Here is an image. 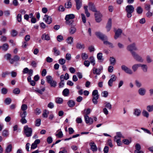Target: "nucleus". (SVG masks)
Here are the masks:
<instances>
[{"instance_id":"72a5a7b5","label":"nucleus","mask_w":153,"mask_h":153,"mask_svg":"<svg viewBox=\"0 0 153 153\" xmlns=\"http://www.w3.org/2000/svg\"><path fill=\"white\" fill-rule=\"evenodd\" d=\"M11 57V54L9 53H7L4 56V58L7 60H9V61L10 60Z\"/></svg>"},{"instance_id":"b1692460","label":"nucleus","mask_w":153,"mask_h":153,"mask_svg":"<svg viewBox=\"0 0 153 153\" xmlns=\"http://www.w3.org/2000/svg\"><path fill=\"white\" fill-rule=\"evenodd\" d=\"M92 95L93 97V98H99V96L98 91L96 90H94L92 92Z\"/></svg>"},{"instance_id":"3c124183","label":"nucleus","mask_w":153,"mask_h":153,"mask_svg":"<svg viewBox=\"0 0 153 153\" xmlns=\"http://www.w3.org/2000/svg\"><path fill=\"white\" fill-rule=\"evenodd\" d=\"M47 81L48 83H50V82L53 80L52 77L50 76H48L46 77Z\"/></svg>"},{"instance_id":"cd10ccee","label":"nucleus","mask_w":153,"mask_h":153,"mask_svg":"<svg viewBox=\"0 0 153 153\" xmlns=\"http://www.w3.org/2000/svg\"><path fill=\"white\" fill-rule=\"evenodd\" d=\"M12 146L11 144L8 145L6 148L5 150V152L8 153L10 152L12 150Z\"/></svg>"},{"instance_id":"423d86ee","label":"nucleus","mask_w":153,"mask_h":153,"mask_svg":"<svg viewBox=\"0 0 153 153\" xmlns=\"http://www.w3.org/2000/svg\"><path fill=\"white\" fill-rule=\"evenodd\" d=\"M121 68L122 70L127 74H133V72L126 65H122Z\"/></svg>"},{"instance_id":"9d476101","label":"nucleus","mask_w":153,"mask_h":153,"mask_svg":"<svg viewBox=\"0 0 153 153\" xmlns=\"http://www.w3.org/2000/svg\"><path fill=\"white\" fill-rule=\"evenodd\" d=\"M24 131L25 134H32V130L31 128L26 125L24 128Z\"/></svg>"},{"instance_id":"f8f14e48","label":"nucleus","mask_w":153,"mask_h":153,"mask_svg":"<svg viewBox=\"0 0 153 153\" xmlns=\"http://www.w3.org/2000/svg\"><path fill=\"white\" fill-rule=\"evenodd\" d=\"M138 92L140 95L144 96L146 94V90L144 88H140L138 89Z\"/></svg>"},{"instance_id":"e433bc0d","label":"nucleus","mask_w":153,"mask_h":153,"mask_svg":"<svg viewBox=\"0 0 153 153\" xmlns=\"http://www.w3.org/2000/svg\"><path fill=\"white\" fill-rule=\"evenodd\" d=\"M67 103L68 106L70 107H73L75 105L74 102L72 100L69 101Z\"/></svg>"},{"instance_id":"412c9836","label":"nucleus","mask_w":153,"mask_h":153,"mask_svg":"<svg viewBox=\"0 0 153 153\" xmlns=\"http://www.w3.org/2000/svg\"><path fill=\"white\" fill-rule=\"evenodd\" d=\"M38 144V139H36L34 142L32 143L31 145V149H35L37 146V144Z\"/></svg>"},{"instance_id":"ddd939ff","label":"nucleus","mask_w":153,"mask_h":153,"mask_svg":"<svg viewBox=\"0 0 153 153\" xmlns=\"http://www.w3.org/2000/svg\"><path fill=\"white\" fill-rule=\"evenodd\" d=\"M112 20L111 19H109L107 24L106 28L107 32H109L111 29Z\"/></svg>"},{"instance_id":"052dcab7","label":"nucleus","mask_w":153,"mask_h":153,"mask_svg":"<svg viewBox=\"0 0 153 153\" xmlns=\"http://www.w3.org/2000/svg\"><path fill=\"white\" fill-rule=\"evenodd\" d=\"M65 60L64 59H61L59 60V63L61 65H63L65 63Z\"/></svg>"},{"instance_id":"8fccbe9b","label":"nucleus","mask_w":153,"mask_h":153,"mask_svg":"<svg viewBox=\"0 0 153 153\" xmlns=\"http://www.w3.org/2000/svg\"><path fill=\"white\" fill-rule=\"evenodd\" d=\"M7 40V37L4 36H1L0 38V41L1 42H5Z\"/></svg>"},{"instance_id":"c03bdc74","label":"nucleus","mask_w":153,"mask_h":153,"mask_svg":"<svg viewBox=\"0 0 153 153\" xmlns=\"http://www.w3.org/2000/svg\"><path fill=\"white\" fill-rule=\"evenodd\" d=\"M20 91L19 88H16L14 89L13 91V93L15 94H19L20 93Z\"/></svg>"},{"instance_id":"f3484780","label":"nucleus","mask_w":153,"mask_h":153,"mask_svg":"<svg viewBox=\"0 0 153 153\" xmlns=\"http://www.w3.org/2000/svg\"><path fill=\"white\" fill-rule=\"evenodd\" d=\"M76 4V8L77 10H79L80 9L82 6V0H74Z\"/></svg>"},{"instance_id":"a18cd8bd","label":"nucleus","mask_w":153,"mask_h":153,"mask_svg":"<svg viewBox=\"0 0 153 153\" xmlns=\"http://www.w3.org/2000/svg\"><path fill=\"white\" fill-rule=\"evenodd\" d=\"M27 115L26 111L21 112L20 113V117L22 118H25Z\"/></svg>"},{"instance_id":"774afa93","label":"nucleus","mask_w":153,"mask_h":153,"mask_svg":"<svg viewBox=\"0 0 153 153\" xmlns=\"http://www.w3.org/2000/svg\"><path fill=\"white\" fill-rule=\"evenodd\" d=\"M123 84L124 82L123 80L120 81L118 83V88H120L123 85Z\"/></svg>"},{"instance_id":"69168bd1","label":"nucleus","mask_w":153,"mask_h":153,"mask_svg":"<svg viewBox=\"0 0 153 153\" xmlns=\"http://www.w3.org/2000/svg\"><path fill=\"white\" fill-rule=\"evenodd\" d=\"M105 107L109 109H111V105L110 103L106 102L105 103Z\"/></svg>"},{"instance_id":"39448f33","label":"nucleus","mask_w":153,"mask_h":153,"mask_svg":"<svg viewBox=\"0 0 153 153\" xmlns=\"http://www.w3.org/2000/svg\"><path fill=\"white\" fill-rule=\"evenodd\" d=\"M127 49L130 52L131 55H132L133 52H135L133 51V50L137 51L138 50V49L134 43H133L128 45L127 47Z\"/></svg>"},{"instance_id":"a878e982","label":"nucleus","mask_w":153,"mask_h":153,"mask_svg":"<svg viewBox=\"0 0 153 153\" xmlns=\"http://www.w3.org/2000/svg\"><path fill=\"white\" fill-rule=\"evenodd\" d=\"M76 47L78 49H84L85 48V45L83 44L77 43L76 44Z\"/></svg>"},{"instance_id":"6ab92c4d","label":"nucleus","mask_w":153,"mask_h":153,"mask_svg":"<svg viewBox=\"0 0 153 153\" xmlns=\"http://www.w3.org/2000/svg\"><path fill=\"white\" fill-rule=\"evenodd\" d=\"M122 31L121 29H118L116 32L115 33V35L114 36V38L115 39H117L121 34Z\"/></svg>"},{"instance_id":"4468645a","label":"nucleus","mask_w":153,"mask_h":153,"mask_svg":"<svg viewBox=\"0 0 153 153\" xmlns=\"http://www.w3.org/2000/svg\"><path fill=\"white\" fill-rule=\"evenodd\" d=\"M90 149L93 152H96L97 150V147L95 143L93 142H90L89 143Z\"/></svg>"},{"instance_id":"20e7f679","label":"nucleus","mask_w":153,"mask_h":153,"mask_svg":"<svg viewBox=\"0 0 153 153\" xmlns=\"http://www.w3.org/2000/svg\"><path fill=\"white\" fill-rule=\"evenodd\" d=\"M132 56L134 59L138 62H143L144 61V59L142 57L136 52H133Z\"/></svg>"},{"instance_id":"f704fd0d","label":"nucleus","mask_w":153,"mask_h":153,"mask_svg":"<svg viewBox=\"0 0 153 153\" xmlns=\"http://www.w3.org/2000/svg\"><path fill=\"white\" fill-rule=\"evenodd\" d=\"M97 57L99 60H101L102 61L103 60V59L102 58V54L101 53H97Z\"/></svg>"},{"instance_id":"0e129e2a","label":"nucleus","mask_w":153,"mask_h":153,"mask_svg":"<svg viewBox=\"0 0 153 153\" xmlns=\"http://www.w3.org/2000/svg\"><path fill=\"white\" fill-rule=\"evenodd\" d=\"M48 107L50 108H53L54 107V104L53 102H50L48 104Z\"/></svg>"},{"instance_id":"338daca9","label":"nucleus","mask_w":153,"mask_h":153,"mask_svg":"<svg viewBox=\"0 0 153 153\" xmlns=\"http://www.w3.org/2000/svg\"><path fill=\"white\" fill-rule=\"evenodd\" d=\"M71 55L70 53H67L65 56V58L67 60H70L71 59Z\"/></svg>"},{"instance_id":"bb28decb","label":"nucleus","mask_w":153,"mask_h":153,"mask_svg":"<svg viewBox=\"0 0 153 153\" xmlns=\"http://www.w3.org/2000/svg\"><path fill=\"white\" fill-rule=\"evenodd\" d=\"M9 48V45L7 43H4L2 46V49L3 51H6Z\"/></svg>"},{"instance_id":"de8ad7c7","label":"nucleus","mask_w":153,"mask_h":153,"mask_svg":"<svg viewBox=\"0 0 153 153\" xmlns=\"http://www.w3.org/2000/svg\"><path fill=\"white\" fill-rule=\"evenodd\" d=\"M17 32L14 30H13L11 33V35L13 37L16 36L17 35Z\"/></svg>"},{"instance_id":"9b49d317","label":"nucleus","mask_w":153,"mask_h":153,"mask_svg":"<svg viewBox=\"0 0 153 153\" xmlns=\"http://www.w3.org/2000/svg\"><path fill=\"white\" fill-rule=\"evenodd\" d=\"M44 21L48 24H50L52 22V18L51 16L45 15L43 18Z\"/></svg>"},{"instance_id":"c9c22d12","label":"nucleus","mask_w":153,"mask_h":153,"mask_svg":"<svg viewBox=\"0 0 153 153\" xmlns=\"http://www.w3.org/2000/svg\"><path fill=\"white\" fill-rule=\"evenodd\" d=\"M81 57L83 60H85L88 58V56L86 53H82L81 54Z\"/></svg>"},{"instance_id":"a19ab883","label":"nucleus","mask_w":153,"mask_h":153,"mask_svg":"<svg viewBox=\"0 0 153 153\" xmlns=\"http://www.w3.org/2000/svg\"><path fill=\"white\" fill-rule=\"evenodd\" d=\"M89 59L90 60V62L91 64H92L93 66L94 65L95 63V60L94 57L93 56H91L89 58Z\"/></svg>"},{"instance_id":"393cba45","label":"nucleus","mask_w":153,"mask_h":153,"mask_svg":"<svg viewBox=\"0 0 153 153\" xmlns=\"http://www.w3.org/2000/svg\"><path fill=\"white\" fill-rule=\"evenodd\" d=\"M65 8L68 9L71 8L72 7V4L70 0L67 1L66 3L65 4Z\"/></svg>"},{"instance_id":"6e6d98bb","label":"nucleus","mask_w":153,"mask_h":153,"mask_svg":"<svg viewBox=\"0 0 153 153\" xmlns=\"http://www.w3.org/2000/svg\"><path fill=\"white\" fill-rule=\"evenodd\" d=\"M135 85L138 88H140L141 87L142 84L141 82L138 81V80H136L135 82Z\"/></svg>"},{"instance_id":"f257e3e1","label":"nucleus","mask_w":153,"mask_h":153,"mask_svg":"<svg viewBox=\"0 0 153 153\" xmlns=\"http://www.w3.org/2000/svg\"><path fill=\"white\" fill-rule=\"evenodd\" d=\"M134 8L133 6L131 5L127 6L126 7L125 10L127 13V16L128 18H131L132 16V13L134 11Z\"/></svg>"},{"instance_id":"aec40b11","label":"nucleus","mask_w":153,"mask_h":153,"mask_svg":"<svg viewBox=\"0 0 153 153\" xmlns=\"http://www.w3.org/2000/svg\"><path fill=\"white\" fill-rule=\"evenodd\" d=\"M66 42L68 44L72 45L73 43V38L71 36H69L66 39Z\"/></svg>"},{"instance_id":"2eb2a0df","label":"nucleus","mask_w":153,"mask_h":153,"mask_svg":"<svg viewBox=\"0 0 153 153\" xmlns=\"http://www.w3.org/2000/svg\"><path fill=\"white\" fill-rule=\"evenodd\" d=\"M88 6L90 10L93 12H96V13L98 12V11H97L94 4L92 3L89 2L88 4Z\"/></svg>"},{"instance_id":"bf43d9fd","label":"nucleus","mask_w":153,"mask_h":153,"mask_svg":"<svg viewBox=\"0 0 153 153\" xmlns=\"http://www.w3.org/2000/svg\"><path fill=\"white\" fill-rule=\"evenodd\" d=\"M137 13L138 14H141L142 13L143 10L140 7H138L136 9Z\"/></svg>"},{"instance_id":"dca6fc26","label":"nucleus","mask_w":153,"mask_h":153,"mask_svg":"<svg viewBox=\"0 0 153 153\" xmlns=\"http://www.w3.org/2000/svg\"><path fill=\"white\" fill-rule=\"evenodd\" d=\"M141 111L140 109L135 108L134 110L133 114L135 116L138 117L141 114Z\"/></svg>"},{"instance_id":"13d9d810","label":"nucleus","mask_w":153,"mask_h":153,"mask_svg":"<svg viewBox=\"0 0 153 153\" xmlns=\"http://www.w3.org/2000/svg\"><path fill=\"white\" fill-rule=\"evenodd\" d=\"M49 112L47 110H45L43 114V117H47L48 114H49Z\"/></svg>"},{"instance_id":"c85d7f7f","label":"nucleus","mask_w":153,"mask_h":153,"mask_svg":"<svg viewBox=\"0 0 153 153\" xmlns=\"http://www.w3.org/2000/svg\"><path fill=\"white\" fill-rule=\"evenodd\" d=\"M93 73L94 74H96L98 75H99L101 72L99 70L96 68L95 67L93 68Z\"/></svg>"},{"instance_id":"f03ea898","label":"nucleus","mask_w":153,"mask_h":153,"mask_svg":"<svg viewBox=\"0 0 153 153\" xmlns=\"http://www.w3.org/2000/svg\"><path fill=\"white\" fill-rule=\"evenodd\" d=\"M95 34L98 37L103 41V43L104 44L106 45L108 44L110 42L107 40H105L107 39V37L106 36L99 32H96Z\"/></svg>"},{"instance_id":"4c0bfd02","label":"nucleus","mask_w":153,"mask_h":153,"mask_svg":"<svg viewBox=\"0 0 153 153\" xmlns=\"http://www.w3.org/2000/svg\"><path fill=\"white\" fill-rule=\"evenodd\" d=\"M110 64L114 65L116 63V60L113 57H111L109 59Z\"/></svg>"},{"instance_id":"09e8293b","label":"nucleus","mask_w":153,"mask_h":153,"mask_svg":"<svg viewBox=\"0 0 153 153\" xmlns=\"http://www.w3.org/2000/svg\"><path fill=\"white\" fill-rule=\"evenodd\" d=\"M146 60L148 63H150L152 61L151 56L149 55L146 57Z\"/></svg>"},{"instance_id":"5fc2aeb1","label":"nucleus","mask_w":153,"mask_h":153,"mask_svg":"<svg viewBox=\"0 0 153 153\" xmlns=\"http://www.w3.org/2000/svg\"><path fill=\"white\" fill-rule=\"evenodd\" d=\"M57 39L59 42H60L64 39L63 36L60 35H59L57 36Z\"/></svg>"},{"instance_id":"680f3d73","label":"nucleus","mask_w":153,"mask_h":153,"mask_svg":"<svg viewBox=\"0 0 153 153\" xmlns=\"http://www.w3.org/2000/svg\"><path fill=\"white\" fill-rule=\"evenodd\" d=\"M102 96L105 97H106L108 95V93L107 91H104L102 92Z\"/></svg>"},{"instance_id":"37998d69","label":"nucleus","mask_w":153,"mask_h":153,"mask_svg":"<svg viewBox=\"0 0 153 153\" xmlns=\"http://www.w3.org/2000/svg\"><path fill=\"white\" fill-rule=\"evenodd\" d=\"M11 102V100L10 98H6L4 100V103L7 105L10 104Z\"/></svg>"},{"instance_id":"58836bf2","label":"nucleus","mask_w":153,"mask_h":153,"mask_svg":"<svg viewBox=\"0 0 153 153\" xmlns=\"http://www.w3.org/2000/svg\"><path fill=\"white\" fill-rule=\"evenodd\" d=\"M146 109L148 111L151 112L153 111V105H149L147 106Z\"/></svg>"},{"instance_id":"49530a36","label":"nucleus","mask_w":153,"mask_h":153,"mask_svg":"<svg viewBox=\"0 0 153 153\" xmlns=\"http://www.w3.org/2000/svg\"><path fill=\"white\" fill-rule=\"evenodd\" d=\"M121 137V134H117L114 137V141H118L120 140V137Z\"/></svg>"},{"instance_id":"79ce46f5","label":"nucleus","mask_w":153,"mask_h":153,"mask_svg":"<svg viewBox=\"0 0 153 153\" xmlns=\"http://www.w3.org/2000/svg\"><path fill=\"white\" fill-rule=\"evenodd\" d=\"M53 52H54V54L56 56H58L60 54V53L59 51L57 50L56 48L55 47L53 48Z\"/></svg>"},{"instance_id":"0eeeda50","label":"nucleus","mask_w":153,"mask_h":153,"mask_svg":"<svg viewBox=\"0 0 153 153\" xmlns=\"http://www.w3.org/2000/svg\"><path fill=\"white\" fill-rule=\"evenodd\" d=\"M95 20L97 22H100L102 20V15L99 12H97L94 14Z\"/></svg>"},{"instance_id":"c756f323","label":"nucleus","mask_w":153,"mask_h":153,"mask_svg":"<svg viewBox=\"0 0 153 153\" xmlns=\"http://www.w3.org/2000/svg\"><path fill=\"white\" fill-rule=\"evenodd\" d=\"M63 102V99L60 97H57L55 99V102L58 104H62Z\"/></svg>"},{"instance_id":"603ef678","label":"nucleus","mask_w":153,"mask_h":153,"mask_svg":"<svg viewBox=\"0 0 153 153\" xmlns=\"http://www.w3.org/2000/svg\"><path fill=\"white\" fill-rule=\"evenodd\" d=\"M51 85V86L53 87H55L56 86V82L54 80H52L51 82H50V83H49Z\"/></svg>"},{"instance_id":"4be33fe9","label":"nucleus","mask_w":153,"mask_h":153,"mask_svg":"<svg viewBox=\"0 0 153 153\" xmlns=\"http://www.w3.org/2000/svg\"><path fill=\"white\" fill-rule=\"evenodd\" d=\"M143 71L144 72H146L147 71L148 67L146 65L140 64V66Z\"/></svg>"},{"instance_id":"864d4df0","label":"nucleus","mask_w":153,"mask_h":153,"mask_svg":"<svg viewBox=\"0 0 153 153\" xmlns=\"http://www.w3.org/2000/svg\"><path fill=\"white\" fill-rule=\"evenodd\" d=\"M1 93L4 94H6L7 92V89L4 88H2L1 90Z\"/></svg>"},{"instance_id":"ea45409f","label":"nucleus","mask_w":153,"mask_h":153,"mask_svg":"<svg viewBox=\"0 0 153 153\" xmlns=\"http://www.w3.org/2000/svg\"><path fill=\"white\" fill-rule=\"evenodd\" d=\"M136 150L134 151V152H137L138 151L140 150L141 149V146L139 143H137L135 146Z\"/></svg>"},{"instance_id":"e2e57ef3","label":"nucleus","mask_w":153,"mask_h":153,"mask_svg":"<svg viewBox=\"0 0 153 153\" xmlns=\"http://www.w3.org/2000/svg\"><path fill=\"white\" fill-rule=\"evenodd\" d=\"M17 19L19 22H20L22 21V16L20 14H19L17 16Z\"/></svg>"},{"instance_id":"473e14b6","label":"nucleus","mask_w":153,"mask_h":153,"mask_svg":"<svg viewBox=\"0 0 153 153\" xmlns=\"http://www.w3.org/2000/svg\"><path fill=\"white\" fill-rule=\"evenodd\" d=\"M142 115L144 117H145L147 118L149 117V113L147 111H146L145 110H143L142 112Z\"/></svg>"},{"instance_id":"a211bd4d","label":"nucleus","mask_w":153,"mask_h":153,"mask_svg":"<svg viewBox=\"0 0 153 153\" xmlns=\"http://www.w3.org/2000/svg\"><path fill=\"white\" fill-rule=\"evenodd\" d=\"M75 25L71 26L69 30V33L70 35L74 34L76 31V29L75 27Z\"/></svg>"},{"instance_id":"5701e85b","label":"nucleus","mask_w":153,"mask_h":153,"mask_svg":"<svg viewBox=\"0 0 153 153\" xmlns=\"http://www.w3.org/2000/svg\"><path fill=\"white\" fill-rule=\"evenodd\" d=\"M140 64H136L133 65L132 68L134 72H135L137 70L138 68L140 67Z\"/></svg>"},{"instance_id":"7c9ffc66","label":"nucleus","mask_w":153,"mask_h":153,"mask_svg":"<svg viewBox=\"0 0 153 153\" xmlns=\"http://www.w3.org/2000/svg\"><path fill=\"white\" fill-rule=\"evenodd\" d=\"M42 39L49 40H50V37L48 34H44L42 36Z\"/></svg>"},{"instance_id":"7ed1b4c3","label":"nucleus","mask_w":153,"mask_h":153,"mask_svg":"<svg viewBox=\"0 0 153 153\" xmlns=\"http://www.w3.org/2000/svg\"><path fill=\"white\" fill-rule=\"evenodd\" d=\"M75 18V16L74 14H70L67 15L65 19L66 20V23L68 25H70L72 24L74 21L71 19Z\"/></svg>"},{"instance_id":"4d7b16f0","label":"nucleus","mask_w":153,"mask_h":153,"mask_svg":"<svg viewBox=\"0 0 153 153\" xmlns=\"http://www.w3.org/2000/svg\"><path fill=\"white\" fill-rule=\"evenodd\" d=\"M27 109V106L26 104H23L22 105L21 107V109L23 111H25Z\"/></svg>"},{"instance_id":"1a4fd4ad","label":"nucleus","mask_w":153,"mask_h":153,"mask_svg":"<svg viewBox=\"0 0 153 153\" xmlns=\"http://www.w3.org/2000/svg\"><path fill=\"white\" fill-rule=\"evenodd\" d=\"M84 118L85 122L87 124H88L89 125H90L93 123V119L91 117H89L88 115H85Z\"/></svg>"},{"instance_id":"2f4dec72","label":"nucleus","mask_w":153,"mask_h":153,"mask_svg":"<svg viewBox=\"0 0 153 153\" xmlns=\"http://www.w3.org/2000/svg\"><path fill=\"white\" fill-rule=\"evenodd\" d=\"M69 91L68 89L65 88L64 89L62 92V94L65 96H67L69 94Z\"/></svg>"},{"instance_id":"6e6552de","label":"nucleus","mask_w":153,"mask_h":153,"mask_svg":"<svg viewBox=\"0 0 153 153\" xmlns=\"http://www.w3.org/2000/svg\"><path fill=\"white\" fill-rule=\"evenodd\" d=\"M117 79V77L115 75H112L111 76V79L108 82V85L109 86L111 87L113 85V82L115 81Z\"/></svg>"}]
</instances>
